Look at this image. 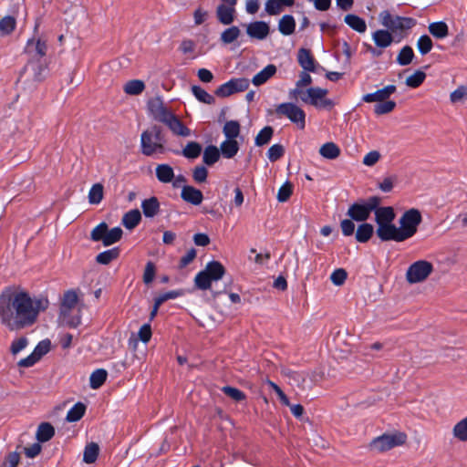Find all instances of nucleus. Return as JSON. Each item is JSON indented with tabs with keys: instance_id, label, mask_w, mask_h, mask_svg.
I'll use <instances>...</instances> for the list:
<instances>
[{
	"instance_id": "obj_1",
	"label": "nucleus",
	"mask_w": 467,
	"mask_h": 467,
	"mask_svg": "<svg viewBox=\"0 0 467 467\" xmlns=\"http://www.w3.org/2000/svg\"><path fill=\"white\" fill-rule=\"evenodd\" d=\"M48 305L46 297H32L19 286H7L0 294V323L10 331L31 327Z\"/></svg>"
},
{
	"instance_id": "obj_2",
	"label": "nucleus",
	"mask_w": 467,
	"mask_h": 467,
	"mask_svg": "<svg viewBox=\"0 0 467 467\" xmlns=\"http://www.w3.org/2000/svg\"><path fill=\"white\" fill-rule=\"evenodd\" d=\"M396 214L391 206H382L376 214L378 237L383 241L403 242L412 236L418 231L422 221V216L418 209L411 208L403 213L399 219L400 226L394 224Z\"/></svg>"
},
{
	"instance_id": "obj_3",
	"label": "nucleus",
	"mask_w": 467,
	"mask_h": 467,
	"mask_svg": "<svg viewBox=\"0 0 467 467\" xmlns=\"http://www.w3.org/2000/svg\"><path fill=\"white\" fill-rule=\"evenodd\" d=\"M59 323L71 328L78 327L81 323V305L76 290H67L64 293L58 317Z\"/></svg>"
},
{
	"instance_id": "obj_4",
	"label": "nucleus",
	"mask_w": 467,
	"mask_h": 467,
	"mask_svg": "<svg viewBox=\"0 0 467 467\" xmlns=\"http://www.w3.org/2000/svg\"><path fill=\"white\" fill-rule=\"evenodd\" d=\"M140 151L145 156L164 154L167 151L166 140L161 128L153 125L140 134Z\"/></svg>"
},
{
	"instance_id": "obj_5",
	"label": "nucleus",
	"mask_w": 467,
	"mask_h": 467,
	"mask_svg": "<svg viewBox=\"0 0 467 467\" xmlns=\"http://www.w3.org/2000/svg\"><path fill=\"white\" fill-rule=\"evenodd\" d=\"M379 204L380 199L377 196H371L367 200H362L351 204L348 207L347 214L356 222H365L369 218L372 212H374V215L376 216L377 212L381 208Z\"/></svg>"
},
{
	"instance_id": "obj_6",
	"label": "nucleus",
	"mask_w": 467,
	"mask_h": 467,
	"mask_svg": "<svg viewBox=\"0 0 467 467\" xmlns=\"http://www.w3.org/2000/svg\"><path fill=\"white\" fill-rule=\"evenodd\" d=\"M224 273V267L220 262H209L205 268L196 275L195 285L202 290H207L211 287L212 282L222 279Z\"/></svg>"
},
{
	"instance_id": "obj_7",
	"label": "nucleus",
	"mask_w": 467,
	"mask_h": 467,
	"mask_svg": "<svg viewBox=\"0 0 467 467\" xmlns=\"http://www.w3.org/2000/svg\"><path fill=\"white\" fill-rule=\"evenodd\" d=\"M327 93L328 91L326 88L311 87L305 90L303 96H301V101L317 109H330L334 107L335 103L327 98Z\"/></svg>"
},
{
	"instance_id": "obj_8",
	"label": "nucleus",
	"mask_w": 467,
	"mask_h": 467,
	"mask_svg": "<svg viewBox=\"0 0 467 467\" xmlns=\"http://www.w3.org/2000/svg\"><path fill=\"white\" fill-rule=\"evenodd\" d=\"M434 270L432 263L427 260H418L412 263L406 271V280L409 284L425 282Z\"/></svg>"
},
{
	"instance_id": "obj_9",
	"label": "nucleus",
	"mask_w": 467,
	"mask_h": 467,
	"mask_svg": "<svg viewBox=\"0 0 467 467\" xmlns=\"http://www.w3.org/2000/svg\"><path fill=\"white\" fill-rule=\"evenodd\" d=\"M275 113L279 117H285L299 130L306 127V113L296 104L293 102H284L276 106Z\"/></svg>"
},
{
	"instance_id": "obj_10",
	"label": "nucleus",
	"mask_w": 467,
	"mask_h": 467,
	"mask_svg": "<svg viewBox=\"0 0 467 467\" xmlns=\"http://www.w3.org/2000/svg\"><path fill=\"white\" fill-rule=\"evenodd\" d=\"M379 20L383 26L392 32L410 29L416 25V20L411 17L392 16L389 11L379 14Z\"/></svg>"
},
{
	"instance_id": "obj_11",
	"label": "nucleus",
	"mask_w": 467,
	"mask_h": 467,
	"mask_svg": "<svg viewBox=\"0 0 467 467\" xmlns=\"http://www.w3.org/2000/svg\"><path fill=\"white\" fill-rule=\"evenodd\" d=\"M406 439V434L402 432L383 434L372 441L371 447L375 451H385L396 446L402 445L405 443Z\"/></svg>"
},
{
	"instance_id": "obj_12",
	"label": "nucleus",
	"mask_w": 467,
	"mask_h": 467,
	"mask_svg": "<svg viewBox=\"0 0 467 467\" xmlns=\"http://www.w3.org/2000/svg\"><path fill=\"white\" fill-rule=\"evenodd\" d=\"M150 116L156 121L162 123L172 111L164 104L161 97L150 99L147 104Z\"/></svg>"
},
{
	"instance_id": "obj_13",
	"label": "nucleus",
	"mask_w": 467,
	"mask_h": 467,
	"mask_svg": "<svg viewBox=\"0 0 467 467\" xmlns=\"http://www.w3.org/2000/svg\"><path fill=\"white\" fill-rule=\"evenodd\" d=\"M170 131L177 137L187 138L192 135V130L172 112L163 122Z\"/></svg>"
},
{
	"instance_id": "obj_14",
	"label": "nucleus",
	"mask_w": 467,
	"mask_h": 467,
	"mask_svg": "<svg viewBox=\"0 0 467 467\" xmlns=\"http://www.w3.org/2000/svg\"><path fill=\"white\" fill-rule=\"evenodd\" d=\"M47 43L41 38H31L26 42L25 48L26 53L30 57L31 61L34 59H41L47 54Z\"/></svg>"
},
{
	"instance_id": "obj_15",
	"label": "nucleus",
	"mask_w": 467,
	"mask_h": 467,
	"mask_svg": "<svg viewBox=\"0 0 467 467\" xmlns=\"http://www.w3.org/2000/svg\"><path fill=\"white\" fill-rule=\"evenodd\" d=\"M236 5L223 3L219 5L216 8V16L218 21L224 25H231L236 15Z\"/></svg>"
},
{
	"instance_id": "obj_16",
	"label": "nucleus",
	"mask_w": 467,
	"mask_h": 467,
	"mask_svg": "<svg viewBox=\"0 0 467 467\" xmlns=\"http://www.w3.org/2000/svg\"><path fill=\"white\" fill-rule=\"evenodd\" d=\"M397 90V88L395 85H388L384 87L383 88L378 89L377 91L373 93H368L365 94L362 97V100L367 103H372V102H382L384 100H387L389 99V97L395 93Z\"/></svg>"
},
{
	"instance_id": "obj_17",
	"label": "nucleus",
	"mask_w": 467,
	"mask_h": 467,
	"mask_svg": "<svg viewBox=\"0 0 467 467\" xmlns=\"http://www.w3.org/2000/svg\"><path fill=\"white\" fill-rule=\"evenodd\" d=\"M246 33L252 38L263 40L269 34V26L264 21L253 22L247 26Z\"/></svg>"
},
{
	"instance_id": "obj_18",
	"label": "nucleus",
	"mask_w": 467,
	"mask_h": 467,
	"mask_svg": "<svg viewBox=\"0 0 467 467\" xmlns=\"http://www.w3.org/2000/svg\"><path fill=\"white\" fill-rule=\"evenodd\" d=\"M182 199L193 205H199L203 200L202 192L192 186H182L181 192Z\"/></svg>"
},
{
	"instance_id": "obj_19",
	"label": "nucleus",
	"mask_w": 467,
	"mask_h": 467,
	"mask_svg": "<svg viewBox=\"0 0 467 467\" xmlns=\"http://www.w3.org/2000/svg\"><path fill=\"white\" fill-rule=\"evenodd\" d=\"M157 180L161 183H171L175 179L173 168L166 163L158 164L155 168Z\"/></svg>"
},
{
	"instance_id": "obj_20",
	"label": "nucleus",
	"mask_w": 467,
	"mask_h": 467,
	"mask_svg": "<svg viewBox=\"0 0 467 467\" xmlns=\"http://www.w3.org/2000/svg\"><path fill=\"white\" fill-rule=\"evenodd\" d=\"M276 67L274 64L267 65L254 76L252 83L256 87L265 84L276 73Z\"/></svg>"
},
{
	"instance_id": "obj_21",
	"label": "nucleus",
	"mask_w": 467,
	"mask_h": 467,
	"mask_svg": "<svg viewBox=\"0 0 467 467\" xmlns=\"http://www.w3.org/2000/svg\"><path fill=\"white\" fill-rule=\"evenodd\" d=\"M375 45L380 48H386L393 42V36L389 30L379 29L372 34Z\"/></svg>"
},
{
	"instance_id": "obj_22",
	"label": "nucleus",
	"mask_w": 467,
	"mask_h": 467,
	"mask_svg": "<svg viewBox=\"0 0 467 467\" xmlns=\"http://www.w3.org/2000/svg\"><path fill=\"white\" fill-rule=\"evenodd\" d=\"M297 60L305 71H315V60L309 50L306 48H300L297 55Z\"/></svg>"
},
{
	"instance_id": "obj_23",
	"label": "nucleus",
	"mask_w": 467,
	"mask_h": 467,
	"mask_svg": "<svg viewBox=\"0 0 467 467\" xmlns=\"http://www.w3.org/2000/svg\"><path fill=\"white\" fill-rule=\"evenodd\" d=\"M239 148L237 140L226 139L220 145L222 155L226 159L234 157L237 154Z\"/></svg>"
},
{
	"instance_id": "obj_24",
	"label": "nucleus",
	"mask_w": 467,
	"mask_h": 467,
	"mask_svg": "<svg viewBox=\"0 0 467 467\" xmlns=\"http://www.w3.org/2000/svg\"><path fill=\"white\" fill-rule=\"evenodd\" d=\"M344 21L350 28L358 33H365L367 30L366 21L357 15L348 14L345 16Z\"/></svg>"
},
{
	"instance_id": "obj_25",
	"label": "nucleus",
	"mask_w": 467,
	"mask_h": 467,
	"mask_svg": "<svg viewBox=\"0 0 467 467\" xmlns=\"http://www.w3.org/2000/svg\"><path fill=\"white\" fill-rule=\"evenodd\" d=\"M296 20L291 15H285L279 20L278 30L284 36H290L295 32Z\"/></svg>"
},
{
	"instance_id": "obj_26",
	"label": "nucleus",
	"mask_w": 467,
	"mask_h": 467,
	"mask_svg": "<svg viewBox=\"0 0 467 467\" xmlns=\"http://www.w3.org/2000/svg\"><path fill=\"white\" fill-rule=\"evenodd\" d=\"M141 214L138 209L126 213L122 217V224L129 230L134 229L140 222Z\"/></svg>"
},
{
	"instance_id": "obj_27",
	"label": "nucleus",
	"mask_w": 467,
	"mask_h": 467,
	"mask_svg": "<svg viewBox=\"0 0 467 467\" xmlns=\"http://www.w3.org/2000/svg\"><path fill=\"white\" fill-rule=\"evenodd\" d=\"M141 208L143 214L146 217L151 218L158 213L160 210V203L156 197H151L150 199L144 200L141 202Z\"/></svg>"
},
{
	"instance_id": "obj_28",
	"label": "nucleus",
	"mask_w": 467,
	"mask_h": 467,
	"mask_svg": "<svg viewBox=\"0 0 467 467\" xmlns=\"http://www.w3.org/2000/svg\"><path fill=\"white\" fill-rule=\"evenodd\" d=\"M339 147L334 142H326L319 149L320 155L327 160H335L340 155Z\"/></svg>"
},
{
	"instance_id": "obj_29",
	"label": "nucleus",
	"mask_w": 467,
	"mask_h": 467,
	"mask_svg": "<svg viewBox=\"0 0 467 467\" xmlns=\"http://www.w3.org/2000/svg\"><path fill=\"white\" fill-rule=\"evenodd\" d=\"M374 233V227L372 224L364 223L358 225L356 232V240L359 243L368 242Z\"/></svg>"
},
{
	"instance_id": "obj_30",
	"label": "nucleus",
	"mask_w": 467,
	"mask_h": 467,
	"mask_svg": "<svg viewBox=\"0 0 467 467\" xmlns=\"http://www.w3.org/2000/svg\"><path fill=\"white\" fill-rule=\"evenodd\" d=\"M428 29L434 37L440 39L446 37L449 34L448 26L442 21L431 23Z\"/></svg>"
},
{
	"instance_id": "obj_31",
	"label": "nucleus",
	"mask_w": 467,
	"mask_h": 467,
	"mask_svg": "<svg viewBox=\"0 0 467 467\" xmlns=\"http://www.w3.org/2000/svg\"><path fill=\"white\" fill-rule=\"evenodd\" d=\"M36 60L37 61H30L26 66V69L33 72L36 80H41L45 77V73L47 71V64L46 62L40 61V59Z\"/></svg>"
},
{
	"instance_id": "obj_32",
	"label": "nucleus",
	"mask_w": 467,
	"mask_h": 467,
	"mask_svg": "<svg viewBox=\"0 0 467 467\" xmlns=\"http://www.w3.org/2000/svg\"><path fill=\"white\" fill-rule=\"evenodd\" d=\"M55 434L53 426L47 422L41 423L36 431V439L40 442L49 441Z\"/></svg>"
},
{
	"instance_id": "obj_33",
	"label": "nucleus",
	"mask_w": 467,
	"mask_h": 467,
	"mask_svg": "<svg viewBox=\"0 0 467 467\" xmlns=\"http://www.w3.org/2000/svg\"><path fill=\"white\" fill-rule=\"evenodd\" d=\"M241 127L238 121H226L223 128V132L226 139L236 140L240 135Z\"/></svg>"
},
{
	"instance_id": "obj_34",
	"label": "nucleus",
	"mask_w": 467,
	"mask_h": 467,
	"mask_svg": "<svg viewBox=\"0 0 467 467\" xmlns=\"http://www.w3.org/2000/svg\"><path fill=\"white\" fill-rule=\"evenodd\" d=\"M108 373L103 368H99L93 371L89 378V385L93 389L100 388L106 381Z\"/></svg>"
},
{
	"instance_id": "obj_35",
	"label": "nucleus",
	"mask_w": 467,
	"mask_h": 467,
	"mask_svg": "<svg viewBox=\"0 0 467 467\" xmlns=\"http://www.w3.org/2000/svg\"><path fill=\"white\" fill-rule=\"evenodd\" d=\"M452 435L460 441H467V416L453 426Z\"/></svg>"
},
{
	"instance_id": "obj_36",
	"label": "nucleus",
	"mask_w": 467,
	"mask_h": 467,
	"mask_svg": "<svg viewBox=\"0 0 467 467\" xmlns=\"http://www.w3.org/2000/svg\"><path fill=\"white\" fill-rule=\"evenodd\" d=\"M124 92L128 95L135 96L143 92L145 84L142 80L133 79L128 81L123 87Z\"/></svg>"
},
{
	"instance_id": "obj_37",
	"label": "nucleus",
	"mask_w": 467,
	"mask_h": 467,
	"mask_svg": "<svg viewBox=\"0 0 467 467\" xmlns=\"http://www.w3.org/2000/svg\"><path fill=\"white\" fill-rule=\"evenodd\" d=\"M119 248L114 247V248H111V249H109V250L99 253L96 257V261L101 265H108L111 261L117 259L119 257Z\"/></svg>"
},
{
	"instance_id": "obj_38",
	"label": "nucleus",
	"mask_w": 467,
	"mask_h": 467,
	"mask_svg": "<svg viewBox=\"0 0 467 467\" xmlns=\"http://www.w3.org/2000/svg\"><path fill=\"white\" fill-rule=\"evenodd\" d=\"M85 410V405L81 402H78L67 411L66 420L68 422L78 421L83 417Z\"/></svg>"
},
{
	"instance_id": "obj_39",
	"label": "nucleus",
	"mask_w": 467,
	"mask_h": 467,
	"mask_svg": "<svg viewBox=\"0 0 467 467\" xmlns=\"http://www.w3.org/2000/svg\"><path fill=\"white\" fill-rule=\"evenodd\" d=\"M413 57V49L410 46H405L397 56V63L400 66H408L412 62Z\"/></svg>"
},
{
	"instance_id": "obj_40",
	"label": "nucleus",
	"mask_w": 467,
	"mask_h": 467,
	"mask_svg": "<svg viewBox=\"0 0 467 467\" xmlns=\"http://www.w3.org/2000/svg\"><path fill=\"white\" fill-rule=\"evenodd\" d=\"M202 152V145L195 141H190L183 148L182 153L187 159H196Z\"/></svg>"
},
{
	"instance_id": "obj_41",
	"label": "nucleus",
	"mask_w": 467,
	"mask_h": 467,
	"mask_svg": "<svg viewBox=\"0 0 467 467\" xmlns=\"http://www.w3.org/2000/svg\"><path fill=\"white\" fill-rule=\"evenodd\" d=\"M219 157L220 152L217 147L210 145L205 148L203 151L202 160L205 164L213 165L219 160Z\"/></svg>"
},
{
	"instance_id": "obj_42",
	"label": "nucleus",
	"mask_w": 467,
	"mask_h": 467,
	"mask_svg": "<svg viewBox=\"0 0 467 467\" xmlns=\"http://www.w3.org/2000/svg\"><path fill=\"white\" fill-rule=\"evenodd\" d=\"M99 448L98 444H96L94 442L88 444L84 450L83 461L86 463L95 462V461L97 460L98 455H99Z\"/></svg>"
},
{
	"instance_id": "obj_43",
	"label": "nucleus",
	"mask_w": 467,
	"mask_h": 467,
	"mask_svg": "<svg viewBox=\"0 0 467 467\" xmlns=\"http://www.w3.org/2000/svg\"><path fill=\"white\" fill-rule=\"evenodd\" d=\"M241 31L239 27L233 26L223 31L221 34V41L223 44H231L239 37Z\"/></svg>"
},
{
	"instance_id": "obj_44",
	"label": "nucleus",
	"mask_w": 467,
	"mask_h": 467,
	"mask_svg": "<svg viewBox=\"0 0 467 467\" xmlns=\"http://www.w3.org/2000/svg\"><path fill=\"white\" fill-rule=\"evenodd\" d=\"M273 133L274 130L270 126H266L262 129L254 139L255 145L260 147L267 144L270 141Z\"/></svg>"
},
{
	"instance_id": "obj_45",
	"label": "nucleus",
	"mask_w": 467,
	"mask_h": 467,
	"mask_svg": "<svg viewBox=\"0 0 467 467\" xmlns=\"http://www.w3.org/2000/svg\"><path fill=\"white\" fill-rule=\"evenodd\" d=\"M426 74L421 70H416L413 74L406 78V85L410 88H416L420 87L425 80Z\"/></svg>"
},
{
	"instance_id": "obj_46",
	"label": "nucleus",
	"mask_w": 467,
	"mask_h": 467,
	"mask_svg": "<svg viewBox=\"0 0 467 467\" xmlns=\"http://www.w3.org/2000/svg\"><path fill=\"white\" fill-rule=\"evenodd\" d=\"M103 199V185L96 183L92 185L88 192V202L91 204H99Z\"/></svg>"
},
{
	"instance_id": "obj_47",
	"label": "nucleus",
	"mask_w": 467,
	"mask_h": 467,
	"mask_svg": "<svg viewBox=\"0 0 467 467\" xmlns=\"http://www.w3.org/2000/svg\"><path fill=\"white\" fill-rule=\"evenodd\" d=\"M16 19L13 16H6L0 20V33L3 36L11 34L16 28Z\"/></svg>"
},
{
	"instance_id": "obj_48",
	"label": "nucleus",
	"mask_w": 467,
	"mask_h": 467,
	"mask_svg": "<svg viewBox=\"0 0 467 467\" xmlns=\"http://www.w3.org/2000/svg\"><path fill=\"white\" fill-rule=\"evenodd\" d=\"M192 92L194 97L201 102L205 104H212L214 102L213 97L199 86H192Z\"/></svg>"
},
{
	"instance_id": "obj_49",
	"label": "nucleus",
	"mask_w": 467,
	"mask_h": 467,
	"mask_svg": "<svg viewBox=\"0 0 467 467\" xmlns=\"http://www.w3.org/2000/svg\"><path fill=\"white\" fill-rule=\"evenodd\" d=\"M122 234L123 232L120 227H114L110 230L108 228L103 244L105 246H109L117 243L119 240H120Z\"/></svg>"
},
{
	"instance_id": "obj_50",
	"label": "nucleus",
	"mask_w": 467,
	"mask_h": 467,
	"mask_svg": "<svg viewBox=\"0 0 467 467\" xmlns=\"http://www.w3.org/2000/svg\"><path fill=\"white\" fill-rule=\"evenodd\" d=\"M396 107V102L393 100H384L374 106V112L376 115H384L391 112Z\"/></svg>"
},
{
	"instance_id": "obj_51",
	"label": "nucleus",
	"mask_w": 467,
	"mask_h": 467,
	"mask_svg": "<svg viewBox=\"0 0 467 467\" xmlns=\"http://www.w3.org/2000/svg\"><path fill=\"white\" fill-rule=\"evenodd\" d=\"M108 225L106 223H100L97 225L90 234V238L94 242L101 241L104 244L105 236L107 234Z\"/></svg>"
},
{
	"instance_id": "obj_52",
	"label": "nucleus",
	"mask_w": 467,
	"mask_h": 467,
	"mask_svg": "<svg viewBox=\"0 0 467 467\" xmlns=\"http://www.w3.org/2000/svg\"><path fill=\"white\" fill-rule=\"evenodd\" d=\"M432 40L427 35L420 36V38L417 41V47L421 55L428 54L432 49Z\"/></svg>"
},
{
	"instance_id": "obj_53",
	"label": "nucleus",
	"mask_w": 467,
	"mask_h": 467,
	"mask_svg": "<svg viewBox=\"0 0 467 467\" xmlns=\"http://www.w3.org/2000/svg\"><path fill=\"white\" fill-rule=\"evenodd\" d=\"M283 3L280 0H267L265 2V12L270 16H276L283 10Z\"/></svg>"
},
{
	"instance_id": "obj_54",
	"label": "nucleus",
	"mask_w": 467,
	"mask_h": 467,
	"mask_svg": "<svg viewBox=\"0 0 467 467\" xmlns=\"http://www.w3.org/2000/svg\"><path fill=\"white\" fill-rule=\"evenodd\" d=\"M222 391L234 401H242L246 398L242 390L234 387L225 386L222 389Z\"/></svg>"
},
{
	"instance_id": "obj_55",
	"label": "nucleus",
	"mask_w": 467,
	"mask_h": 467,
	"mask_svg": "<svg viewBox=\"0 0 467 467\" xmlns=\"http://www.w3.org/2000/svg\"><path fill=\"white\" fill-rule=\"evenodd\" d=\"M28 345V340L26 337H20L12 341L10 346V352L12 355L16 356L24 350Z\"/></svg>"
},
{
	"instance_id": "obj_56",
	"label": "nucleus",
	"mask_w": 467,
	"mask_h": 467,
	"mask_svg": "<svg viewBox=\"0 0 467 467\" xmlns=\"http://www.w3.org/2000/svg\"><path fill=\"white\" fill-rule=\"evenodd\" d=\"M293 192V185L289 182H285L278 190L277 200L280 202H286Z\"/></svg>"
},
{
	"instance_id": "obj_57",
	"label": "nucleus",
	"mask_w": 467,
	"mask_h": 467,
	"mask_svg": "<svg viewBox=\"0 0 467 467\" xmlns=\"http://www.w3.org/2000/svg\"><path fill=\"white\" fill-rule=\"evenodd\" d=\"M348 274L345 269L338 268L336 269L330 275V280L335 285H342L346 279H347Z\"/></svg>"
},
{
	"instance_id": "obj_58",
	"label": "nucleus",
	"mask_w": 467,
	"mask_h": 467,
	"mask_svg": "<svg viewBox=\"0 0 467 467\" xmlns=\"http://www.w3.org/2000/svg\"><path fill=\"white\" fill-rule=\"evenodd\" d=\"M284 147L280 144L272 145L267 151V158L270 161H275L284 155Z\"/></svg>"
},
{
	"instance_id": "obj_59",
	"label": "nucleus",
	"mask_w": 467,
	"mask_h": 467,
	"mask_svg": "<svg viewBox=\"0 0 467 467\" xmlns=\"http://www.w3.org/2000/svg\"><path fill=\"white\" fill-rule=\"evenodd\" d=\"M467 98V87L460 86L450 95L451 103L460 102Z\"/></svg>"
},
{
	"instance_id": "obj_60",
	"label": "nucleus",
	"mask_w": 467,
	"mask_h": 467,
	"mask_svg": "<svg viewBox=\"0 0 467 467\" xmlns=\"http://www.w3.org/2000/svg\"><path fill=\"white\" fill-rule=\"evenodd\" d=\"M229 83L233 87L234 92L244 91L249 87V80L247 78H234L229 80Z\"/></svg>"
},
{
	"instance_id": "obj_61",
	"label": "nucleus",
	"mask_w": 467,
	"mask_h": 467,
	"mask_svg": "<svg viewBox=\"0 0 467 467\" xmlns=\"http://www.w3.org/2000/svg\"><path fill=\"white\" fill-rule=\"evenodd\" d=\"M380 159V153L378 150H371L363 158V164L371 167L375 165Z\"/></svg>"
},
{
	"instance_id": "obj_62",
	"label": "nucleus",
	"mask_w": 467,
	"mask_h": 467,
	"mask_svg": "<svg viewBox=\"0 0 467 467\" xmlns=\"http://www.w3.org/2000/svg\"><path fill=\"white\" fill-rule=\"evenodd\" d=\"M50 349V341L49 340H42L40 341L34 349V353L40 359L44 355H46Z\"/></svg>"
},
{
	"instance_id": "obj_63",
	"label": "nucleus",
	"mask_w": 467,
	"mask_h": 467,
	"mask_svg": "<svg viewBox=\"0 0 467 467\" xmlns=\"http://www.w3.org/2000/svg\"><path fill=\"white\" fill-rule=\"evenodd\" d=\"M207 175H208V171L203 166H197L193 170L192 177H193V180L198 183L204 182L207 179Z\"/></svg>"
},
{
	"instance_id": "obj_64",
	"label": "nucleus",
	"mask_w": 467,
	"mask_h": 467,
	"mask_svg": "<svg viewBox=\"0 0 467 467\" xmlns=\"http://www.w3.org/2000/svg\"><path fill=\"white\" fill-rule=\"evenodd\" d=\"M354 220L350 219H344L340 223V227L342 230V234L345 236H350L355 232V223L353 222Z\"/></svg>"
}]
</instances>
